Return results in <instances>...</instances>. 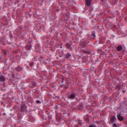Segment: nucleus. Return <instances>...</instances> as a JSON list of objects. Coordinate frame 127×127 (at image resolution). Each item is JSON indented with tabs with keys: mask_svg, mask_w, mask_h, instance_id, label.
Wrapping results in <instances>:
<instances>
[{
	"mask_svg": "<svg viewBox=\"0 0 127 127\" xmlns=\"http://www.w3.org/2000/svg\"><path fill=\"white\" fill-rule=\"evenodd\" d=\"M75 97V95L73 94H72L70 95V98H73Z\"/></svg>",
	"mask_w": 127,
	"mask_h": 127,
	"instance_id": "0eeeda50",
	"label": "nucleus"
},
{
	"mask_svg": "<svg viewBox=\"0 0 127 127\" xmlns=\"http://www.w3.org/2000/svg\"><path fill=\"white\" fill-rule=\"evenodd\" d=\"M117 50L118 51H120L122 50V47L121 46H119L117 47Z\"/></svg>",
	"mask_w": 127,
	"mask_h": 127,
	"instance_id": "7ed1b4c3",
	"label": "nucleus"
},
{
	"mask_svg": "<svg viewBox=\"0 0 127 127\" xmlns=\"http://www.w3.org/2000/svg\"><path fill=\"white\" fill-rule=\"evenodd\" d=\"M116 117L115 116L112 117L111 119V121L112 122H113L116 119Z\"/></svg>",
	"mask_w": 127,
	"mask_h": 127,
	"instance_id": "20e7f679",
	"label": "nucleus"
},
{
	"mask_svg": "<svg viewBox=\"0 0 127 127\" xmlns=\"http://www.w3.org/2000/svg\"><path fill=\"white\" fill-rule=\"evenodd\" d=\"M66 46L67 47H68L69 46V45L68 44H66Z\"/></svg>",
	"mask_w": 127,
	"mask_h": 127,
	"instance_id": "4468645a",
	"label": "nucleus"
},
{
	"mask_svg": "<svg viewBox=\"0 0 127 127\" xmlns=\"http://www.w3.org/2000/svg\"><path fill=\"white\" fill-rule=\"evenodd\" d=\"M86 2L87 5L88 6H90L91 3V0H86Z\"/></svg>",
	"mask_w": 127,
	"mask_h": 127,
	"instance_id": "f03ea898",
	"label": "nucleus"
},
{
	"mask_svg": "<svg viewBox=\"0 0 127 127\" xmlns=\"http://www.w3.org/2000/svg\"><path fill=\"white\" fill-rule=\"evenodd\" d=\"M79 123L80 124H81L82 123V121H79Z\"/></svg>",
	"mask_w": 127,
	"mask_h": 127,
	"instance_id": "9b49d317",
	"label": "nucleus"
},
{
	"mask_svg": "<svg viewBox=\"0 0 127 127\" xmlns=\"http://www.w3.org/2000/svg\"><path fill=\"white\" fill-rule=\"evenodd\" d=\"M36 102L37 103H41L40 101L38 100H37Z\"/></svg>",
	"mask_w": 127,
	"mask_h": 127,
	"instance_id": "9d476101",
	"label": "nucleus"
},
{
	"mask_svg": "<svg viewBox=\"0 0 127 127\" xmlns=\"http://www.w3.org/2000/svg\"><path fill=\"white\" fill-rule=\"evenodd\" d=\"M80 43H81V44L82 45V44L81 43V42Z\"/></svg>",
	"mask_w": 127,
	"mask_h": 127,
	"instance_id": "2eb2a0df",
	"label": "nucleus"
},
{
	"mask_svg": "<svg viewBox=\"0 0 127 127\" xmlns=\"http://www.w3.org/2000/svg\"><path fill=\"white\" fill-rule=\"evenodd\" d=\"M123 92H125V91H123Z\"/></svg>",
	"mask_w": 127,
	"mask_h": 127,
	"instance_id": "f3484780",
	"label": "nucleus"
},
{
	"mask_svg": "<svg viewBox=\"0 0 127 127\" xmlns=\"http://www.w3.org/2000/svg\"><path fill=\"white\" fill-rule=\"evenodd\" d=\"M113 126L114 127H117L116 125L115 124H114L113 125Z\"/></svg>",
	"mask_w": 127,
	"mask_h": 127,
	"instance_id": "1a4fd4ad",
	"label": "nucleus"
},
{
	"mask_svg": "<svg viewBox=\"0 0 127 127\" xmlns=\"http://www.w3.org/2000/svg\"><path fill=\"white\" fill-rule=\"evenodd\" d=\"M89 127H96L95 125H91L89 126Z\"/></svg>",
	"mask_w": 127,
	"mask_h": 127,
	"instance_id": "6e6552de",
	"label": "nucleus"
},
{
	"mask_svg": "<svg viewBox=\"0 0 127 127\" xmlns=\"http://www.w3.org/2000/svg\"><path fill=\"white\" fill-rule=\"evenodd\" d=\"M33 63H31L30 64V66H32L33 65Z\"/></svg>",
	"mask_w": 127,
	"mask_h": 127,
	"instance_id": "f8f14e48",
	"label": "nucleus"
},
{
	"mask_svg": "<svg viewBox=\"0 0 127 127\" xmlns=\"http://www.w3.org/2000/svg\"><path fill=\"white\" fill-rule=\"evenodd\" d=\"M26 49L29 50H30L31 48V47L30 45H27L26 46Z\"/></svg>",
	"mask_w": 127,
	"mask_h": 127,
	"instance_id": "39448f33",
	"label": "nucleus"
},
{
	"mask_svg": "<svg viewBox=\"0 0 127 127\" xmlns=\"http://www.w3.org/2000/svg\"><path fill=\"white\" fill-rule=\"evenodd\" d=\"M92 35H93L94 37H95V34H92Z\"/></svg>",
	"mask_w": 127,
	"mask_h": 127,
	"instance_id": "ddd939ff",
	"label": "nucleus"
},
{
	"mask_svg": "<svg viewBox=\"0 0 127 127\" xmlns=\"http://www.w3.org/2000/svg\"><path fill=\"white\" fill-rule=\"evenodd\" d=\"M5 79L4 77L2 76H0V81H3Z\"/></svg>",
	"mask_w": 127,
	"mask_h": 127,
	"instance_id": "423d86ee",
	"label": "nucleus"
},
{
	"mask_svg": "<svg viewBox=\"0 0 127 127\" xmlns=\"http://www.w3.org/2000/svg\"><path fill=\"white\" fill-rule=\"evenodd\" d=\"M117 117L118 119L121 121H122L123 120L124 118L120 114H118L117 115Z\"/></svg>",
	"mask_w": 127,
	"mask_h": 127,
	"instance_id": "f257e3e1",
	"label": "nucleus"
},
{
	"mask_svg": "<svg viewBox=\"0 0 127 127\" xmlns=\"http://www.w3.org/2000/svg\"><path fill=\"white\" fill-rule=\"evenodd\" d=\"M69 56H70V54H69Z\"/></svg>",
	"mask_w": 127,
	"mask_h": 127,
	"instance_id": "dca6fc26",
	"label": "nucleus"
}]
</instances>
